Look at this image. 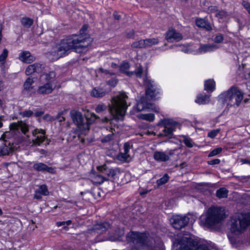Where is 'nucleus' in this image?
<instances>
[{"label":"nucleus","mask_w":250,"mask_h":250,"mask_svg":"<svg viewBox=\"0 0 250 250\" xmlns=\"http://www.w3.org/2000/svg\"><path fill=\"white\" fill-rule=\"evenodd\" d=\"M86 29L87 26L84 25L80 34H74L62 40L57 45L56 51L53 52L57 59L67 55L72 51L78 53H85L92 42L91 39L84 33Z\"/></svg>","instance_id":"f257e3e1"},{"label":"nucleus","mask_w":250,"mask_h":250,"mask_svg":"<svg viewBox=\"0 0 250 250\" xmlns=\"http://www.w3.org/2000/svg\"><path fill=\"white\" fill-rule=\"evenodd\" d=\"M250 224V215L248 213H238L232 217L230 224V232L228 237L232 246L237 248L240 243L239 236Z\"/></svg>","instance_id":"f03ea898"},{"label":"nucleus","mask_w":250,"mask_h":250,"mask_svg":"<svg viewBox=\"0 0 250 250\" xmlns=\"http://www.w3.org/2000/svg\"><path fill=\"white\" fill-rule=\"evenodd\" d=\"M127 98L128 97L124 92L120 93L113 97L111 104H108V110L110 114V118L105 117L103 118L102 122L107 123L113 119L122 120L127 107L126 103Z\"/></svg>","instance_id":"7ed1b4c3"},{"label":"nucleus","mask_w":250,"mask_h":250,"mask_svg":"<svg viewBox=\"0 0 250 250\" xmlns=\"http://www.w3.org/2000/svg\"><path fill=\"white\" fill-rule=\"evenodd\" d=\"M172 250H217L206 244H200L189 236L178 235L173 239Z\"/></svg>","instance_id":"20e7f679"},{"label":"nucleus","mask_w":250,"mask_h":250,"mask_svg":"<svg viewBox=\"0 0 250 250\" xmlns=\"http://www.w3.org/2000/svg\"><path fill=\"white\" fill-rule=\"evenodd\" d=\"M224 218V213L220 208L211 207L205 214L200 216V221L203 226L208 229H213Z\"/></svg>","instance_id":"39448f33"},{"label":"nucleus","mask_w":250,"mask_h":250,"mask_svg":"<svg viewBox=\"0 0 250 250\" xmlns=\"http://www.w3.org/2000/svg\"><path fill=\"white\" fill-rule=\"evenodd\" d=\"M56 73L53 71L41 75L42 84L38 87L37 93L42 96L51 94L56 88Z\"/></svg>","instance_id":"423d86ee"},{"label":"nucleus","mask_w":250,"mask_h":250,"mask_svg":"<svg viewBox=\"0 0 250 250\" xmlns=\"http://www.w3.org/2000/svg\"><path fill=\"white\" fill-rule=\"evenodd\" d=\"M244 94L234 86L231 87L227 91L223 92L219 96V100L222 103H227L228 106L238 107L242 100Z\"/></svg>","instance_id":"0eeeda50"},{"label":"nucleus","mask_w":250,"mask_h":250,"mask_svg":"<svg viewBox=\"0 0 250 250\" xmlns=\"http://www.w3.org/2000/svg\"><path fill=\"white\" fill-rule=\"evenodd\" d=\"M70 116L73 123L77 125L79 129L82 131L88 130L89 125L92 124V123L94 122L97 119L99 118V117L94 113H92L91 115L90 118L89 119H87L86 122H84V119L81 113L76 110H72L70 112Z\"/></svg>","instance_id":"6e6552de"},{"label":"nucleus","mask_w":250,"mask_h":250,"mask_svg":"<svg viewBox=\"0 0 250 250\" xmlns=\"http://www.w3.org/2000/svg\"><path fill=\"white\" fill-rule=\"evenodd\" d=\"M146 88V94L147 98L150 100H155L159 98L160 94L159 88L153 81L146 78L144 79Z\"/></svg>","instance_id":"1a4fd4ad"},{"label":"nucleus","mask_w":250,"mask_h":250,"mask_svg":"<svg viewBox=\"0 0 250 250\" xmlns=\"http://www.w3.org/2000/svg\"><path fill=\"white\" fill-rule=\"evenodd\" d=\"M159 124L164 126V128L160 134V135L171 138L173 135V132L178 125V123L172 120L165 119L161 121Z\"/></svg>","instance_id":"9d476101"},{"label":"nucleus","mask_w":250,"mask_h":250,"mask_svg":"<svg viewBox=\"0 0 250 250\" xmlns=\"http://www.w3.org/2000/svg\"><path fill=\"white\" fill-rule=\"evenodd\" d=\"M189 221V218L186 215H173L170 222L172 227L175 229H180L186 226Z\"/></svg>","instance_id":"9b49d317"},{"label":"nucleus","mask_w":250,"mask_h":250,"mask_svg":"<svg viewBox=\"0 0 250 250\" xmlns=\"http://www.w3.org/2000/svg\"><path fill=\"white\" fill-rule=\"evenodd\" d=\"M45 131L42 129L36 128L33 130L32 134L33 138L32 142L34 145L40 146L46 139Z\"/></svg>","instance_id":"f8f14e48"},{"label":"nucleus","mask_w":250,"mask_h":250,"mask_svg":"<svg viewBox=\"0 0 250 250\" xmlns=\"http://www.w3.org/2000/svg\"><path fill=\"white\" fill-rule=\"evenodd\" d=\"M9 128L10 131L14 133L20 132V130H21L23 134H25L28 131V125L22 121L11 123L9 125Z\"/></svg>","instance_id":"ddd939ff"},{"label":"nucleus","mask_w":250,"mask_h":250,"mask_svg":"<svg viewBox=\"0 0 250 250\" xmlns=\"http://www.w3.org/2000/svg\"><path fill=\"white\" fill-rule=\"evenodd\" d=\"M35 81L33 78L31 77H28L24 82L23 85L22 93L30 97L35 93L36 91L34 89V86L32 85Z\"/></svg>","instance_id":"4468645a"},{"label":"nucleus","mask_w":250,"mask_h":250,"mask_svg":"<svg viewBox=\"0 0 250 250\" xmlns=\"http://www.w3.org/2000/svg\"><path fill=\"white\" fill-rule=\"evenodd\" d=\"M43 69V64L40 63H35L28 66L25 70V74L29 76L35 73H40L42 72Z\"/></svg>","instance_id":"2eb2a0df"},{"label":"nucleus","mask_w":250,"mask_h":250,"mask_svg":"<svg viewBox=\"0 0 250 250\" xmlns=\"http://www.w3.org/2000/svg\"><path fill=\"white\" fill-rule=\"evenodd\" d=\"M152 106L153 105L148 103L144 98H142L140 101L138 102L136 105V108L139 111H142L146 109L151 108L156 112H159V108L156 107L153 108Z\"/></svg>","instance_id":"dca6fc26"},{"label":"nucleus","mask_w":250,"mask_h":250,"mask_svg":"<svg viewBox=\"0 0 250 250\" xmlns=\"http://www.w3.org/2000/svg\"><path fill=\"white\" fill-rule=\"evenodd\" d=\"M166 39L169 42L173 41H179L182 39V36L175 30L171 29L167 32Z\"/></svg>","instance_id":"f3484780"},{"label":"nucleus","mask_w":250,"mask_h":250,"mask_svg":"<svg viewBox=\"0 0 250 250\" xmlns=\"http://www.w3.org/2000/svg\"><path fill=\"white\" fill-rule=\"evenodd\" d=\"M19 58L22 62L27 63H30L35 60V57L27 51L21 52L19 55Z\"/></svg>","instance_id":"a211bd4d"},{"label":"nucleus","mask_w":250,"mask_h":250,"mask_svg":"<svg viewBox=\"0 0 250 250\" xmlns=\"http://www.w3.org/2000/svg\"><path fill=\"white\" fill-rule=\"evenodd\" d=\"M33 168L38 171L45 172L53 173L54 169L52 167H49L46 165L42 163H37L34 164Z\"/></svg>","instance_id":"6ab92c4d"},{"label":"nucleus","mask_w":250,"mask_h":250,"mask_svg":"<svg viewBox=\"0 0 250 250\" xmlns=\"http://www.w3.org/2000/svg\"><path fill=\"white\" fill-rule=\"evenodd\" d=\"M218 48V46L214 44H201L198 49V52L200 53H205L213 51Z\"/></svg>","instance_id":"aec40b11"},{"label":"nucleus","mask_w":250,"mask_h":250,"mask_svg":"<svg viewBox=\"0 0 250 250\" xmlns=\"http://www.w3.org/2000/svg\"><path fill=\"white\" fill-rule=\"evenodd\" d=\"M195 22L196 25L198 27L204 28L208 31H210L212 30V27L210 24L205 19L197 18Z\"/></svg>","instance_id":"412c9836"},{"label":"nucleus","mask_w":250,"mask_h":250,"mask_svg":"<svg viewBox=\"0 0 250 250\" xmlns=\"http://www.w3.org/2000/svg\"><path fill=\"white\" fill-rule=\"evenodd\" d=\"M153 158L158 162H166L169 160V157L165 152L159 151L154 152Z\"/></svg>","instance_id":"4be33fe9"},{"label":"nucleus","mask_w":250,"mask_h":250,"mask_svg":"<svg viewBox=\"0 0 250 250\" xmlns=\"http://www.w3.org/2000/svg\"><path fill=\"white\" fill-rule=\"evenodd\" d=\"M90 180L94 184L101 185L108 179L97 173H94L90 176Z\"/></svg>","instance_id":"5701e85b"},{"label":"nucleus","mask_w":250,"mask_h":250,"mask_svg":"<svg viewBox=\"0 0 250 250\" xmlns=\"http://www.w3.org/2000/svg\"><path fill=\"white\" fill-rule=\"evenodd\" d=\"M106 94V90L100 87H95L91 92V96L95 98L103 97L105 96Z\"/></svg>","instance_id":"b1692460"},{"label":"nucleus","mask_w":250,"mask_h":250,"mask_svg":"<svg viewBox=\"0 0 250 250\" xmlns=\"http://www.w3.org/2000/svg\"><path fill=\"white\" fill-rule=\"evenodd\" d=\"M109 228V223L104 222L97 224L94 227V229L98 232L102 233L108 230Z\"/></svg>","instance_id":"393cba45"},{"label":"nucleus","mask_w":250,"mask_h":250,"mask_svg":"<svg viewBox=\"0 0 250 250\" xmlns=\"http://www.w3.org/2000/svg\"><path fill=\"white\" fill-rule=\"evenodd\" d=\"M195 101L200 104H206L209 102V96L206 94H200L197 97Z\"/></svg>","instance_id":"a878e982"},{"label":"nucleus","mask_w":250,"mask_h":250,"mask_svg":"<svg viewBox=\"0 0 250 250\" xmlns=\"http://www.w3.org/2000/svg\"><path fill=\"white\" fill-rule=\"evenodd\" d=\"M124 148V152L120 154L119 159L122 161H125L129 157V155L128 154L129 150V145L128 143H125Z\"/></svg>","instance_id":"bb28decb"},{"label":"nucleus","mask_w":250,"mask_h":250,"mask_svg":"<svg viewBox=\"0 0 250 250\" xmlns=\"http://www.w3.org/2000/svg\"><path fill=\"white\" fill-rule=\"evenodd\" d=\"M13 148L11 146H7L6 144L0 147V156L9 154L13 151Z\"/></svg>","instance_id":"cd10ccee"},{"label":"nucleus","mask_w":250,"mask_h":250,"mask_svg":"<svg viewBox=\"0 0 250 250\" xmlns=\"http://www.w3.org/2000/svg\"><path fill=\"white\" fill-rule=\"evenodd\" d=\"M215 88V83L213 80H208L205 82V90L212 92Z\"/></svg>","instance_id":"c85d7f7f"},{"label":"nucleus","mask_w":250,"mask_h":250,"mask_svg":"<svg viewBox=\"0 0 250 250\" xmlns=\"http://www.w3.org/2000/svg\"><path fill=\"white\" fill-rule=\"evenodd\" d=\"M228 190L225 188H219L216 191V195L219 198H226L228 196Z\"/></svg>","instance_id":"c756f323"},{"label":"nucleus","mask_w":250,"mask_h":250,"mask_svg":"<svg viewBox=\"0 0 250 250\" xmlns=\"http://www.w3.org/2000/svg\"><path fill=\"white\" fill-rule=\"evenodd\" d=\"M9 51L5 48L3 50L2 52L0 55V66H3L5 63L6 58H7Z\"/></svg>","instance_id":"7c9ffc66"},{"label":"nucleus","mask_w":250,"mask_h":250,"mask_svg":"<svg viewBox=\"0 0 250 250\" xmlns=\"http://www.w3.org/2000/svg\"><path fill=\"white\" fill-rule=\"evenodd\" d=\"M145 42L146 43V47H148L157 44L159 41L158 38H149L145 40Z\"/></svg>","instance_id":"2f4dec72"},{"label":"nucleus","mask_w":250,"mask_h":250,"mask_svg":"<svg viewBox=\"0 0 250 250\" xmlns=\"http://www.w3.org/2000/svg\"><path fill=\"white\" fill-rule=\"evenodd\" d=\"M141 119L145 120L149 122H153L154 120L155 116L153 114H141L139 116Z\"/></svg>","instance_id":"473e14b6"},{"label":"nucleus","mask_w":250,"mask_h":250,"mask_svg":"<svg viewBox=\"0 0 250 250\" xmlns=\"http://www.w3.org/2000/svg\"><path fill=\"white\" fill-rule=\"evenodd\" d=\"M21 24L27 28H29L33 23V20L29 18H23L21 20Z\"/></svg>","instance_id":"72a5a7b5"},{"label":"nucleus","mask_w":250,"mask_h":250,"mask_svg":"<svg viewBox=\"0 0 250 250\" xmlns=\"http://www.w3.org/2000/svg\"><path fill=\"white\" fill-rule=\"evenodd\" d=\"M105 174L108 176L112 178H113L116 174L118 172L117 168H104Z\"/></svg>","instance_id":"f704fd0d"},{"label":"nucleus","mask_w":250,"mask_h":250,"mask_svg":"<svg viewBox=\"0 0 250 250\" xmlns=\"http://www.w3.org/2000/svg\"><path fill=\"white\" fill-rule=\"evenodd\" d=\"M182 137L183 143L187 147L191 148L193 146L194 143L189 137L187 136H182Z\"/></svg>","instance_id":"c9c22d12"},{"label":"nucleus","mask_w":250,"mask_h":250,"mask_svg":"<svg viewBox=\"0 0 250 250\" xmlns=\"http://www.w3.org/2000/svg\"><path fill=\"white\" fill-rule=\"evenodd\" d=\"M145 40H141L139 41H136L133 42L131 44V47L133 48H146Z\"/></svg>","instance_id":"e433bc0d"},{"label":"nucleus","mask_w":250,"mask_h":250,"mask_svg":"<svg viewBox=\"0 0 250 250\" xmlns=\"http://www.w3.org/2000/svg\"><path fill=\"white\" fill-rule=\"evenodd\" d=\"M135 74L137 77L141 78L143 73V68L141 65H139L137 67L136 70L133 72H130L128 73V76H131L133 74Z\"/></svg>","instance_id":"4c0bfd02"},{"label":"nucleus","mask_w":250,"mask_h":250,"mask_svg":"<svg viewBox=\"0 0 250 250\" xmlns=\"http://www.w3.org/2000/svg\"><path fill=\"white\" fill-rule=\"evenodd\" d=\"M110 130L111 133L106 135L101 139L102 143H107L113 139L114 133L113 132V130L114 129L112 128H110Z\"/></svg>","instance_id":"58836bf2"},{"label":"nucleus","mask_w":250,"mask_h":250,"mask_svg":"<svg viewBox=\"0 0 250 250\" xmlns=\"http://www.w3.org/2000/svg\"><path fill=\"white\" fill-rule=\"evenodd\" d=\"M169 178L167 174H165L162 178L157 181L158 186H161L166 184Z\"/></svg>","instance_id":"ea45409f"},{"label":"nucleus","mask_w":250,"mask_h":250,"mask_svg":"<svg viewBox=\"0 0 250 250\" xmlns=\"http://www.w3.org/2000/svg\"><path fill=\"white\" fill-rule=\"evenodd\" d=\"M129 64L127 62H123L120 66V70L121 72L125 73H126L128 75V73L126 70L129 68Z\"/></svg>","instance_id":"a19ab883"},{"label":"nucleus","mask_w":250,"mask_h":250,"mask_svg":"<svg viewBox=\"0 0 250 250\" xmlns=\"http://www.w3.org/2000/svg\"><path fill=\"white\" fill-rule=\"evenodd\" d=\"M66 110H64L60 112L58 114L54 117V121L58 120L60 122H62L65 121V118L63 117V115L65 113Z\"/></svg>","instance_id":"79ce46f5"},{"label":"nucleus","mask_w":250,"mask_h":250,"mask_svg":"<svg viewBox=\"0 0 250 250\" xmlns=\"http://www.w3.org/2000/svg\"><path fill=\"white\" fill-rule=\"evenodd\" d=\"M215 15L218 18L224 19L228 16V14L224 10H218Z\"/></svg>","instance_id":"37998d69"},{"label":"nucleus","mask_w":250,"mask_h":250,"mask_svg":"<svg viewBox=\"0 0 250 250\" xmlns=\"http://www.w3.org/2000/svg\"><path fill=\"white\" fill-rule=\"evenodd\" d=\"M38 191L39 193L45 196L47 195L49 193L47 188L44 185L41 186Z\"/></svg>","instance_id":"c03bdc74"},{"label":"nucleus","mask_w":250,"mask_h":250,"mask_svg":"<svg viewBox=\"0 0 250 250\" xmlns=\"http://www.w3.org/2000/svg\"><path fill=\"white\" fill-rule=\"evenodd\" d=\"M222 151L221 147H218L212 150L208 155L209 157H213L221 153Z\"/></svg>","instance_id":"a18cd8bd"},{"label":"nucleus","mask_w":250,"mask_h":250,"mask_svg":"<svg viewBox=\"0 0 250 250\" xmlns=\"http://www.w3.org/2000/svg\"><path fill=\"white\" fill-rule=\"evenodd\" d=\"M33 114V112L30 110H25L20 113L22 117H30Z\"/></svg>","instance_id":"49530a36"},{"label":"nucleus","mask_w":250,"mask_h":250,"mask_svg":"<svg viewBox=\"0 0 250 250\" xmlns=\"http://www.w3.org/2000/svg\"><path fill=\"white\" fill-rule=\"evenodd\" d=\"M106 109V106L104 104H99L96 107L95 111L97 113H100Z\"/></svg>","instance_id":"de8ad7c7"},{"label":"nucleus","mask_w":250,"mask_h":250,"mask_svg":"<svg viewBox=\"0 0 250 250\" xmlns=\"http://www.w3.org/2000/svg\"><path fill=\"white\" fill-rule=\"evenodd\" d=\"M224 40V36L222 34H217L216 35L214 41L216 43H220Z\"/></svg>","instance_id":"09e8293b"},{"label":"nucleus","mask_w":250,"mask_h":250,"mask_svg":"<svg viewBox=\"0 0 250 250\" xmlns=\"http://www.w3.org/2000/svg\"><path fill=\"white\" fill-rule=\"evenodd\" d=\"M243 6L247 10L248 13L250 15V3L246 0H243L242 2Z\"/></svg>","instance_id":"8fccbe9b"},{"label":"nucleus","mask_w":250,"mask_h":250,"mask_svg":"<svg viewBox=\"0 0 250 250\" xmlns=\"http://www.w3.org/2000/svg\"><path fill=\"white\" fill-rule=\"evenodd\" d=\"M219 131V129L211 130L208 133V136L211 138H214L218 134Z\"/></svg>","instance_id":"3c124183"},{"label":"nucleus","mask_w":250,"mask_h":250,"mask_svg":"<svg viewBox=\"0 0 250 250\" xmlns=\"http://www.w3.org/2000/svg\"><path fill=\"white\" fill-rule=\"evenodd\" d=\"M117 83H118V80H117V79H116L115 78H112L107 82V83L109 85H110L112 87L115 86L116 85Z\"/></svg>","instance_id":"603ef678"},{"label":"nucleus","mask_w":250,"mask_h":250,"mask_svg":"<svg viewBox=\"0 0 250 250\" xmlns=\"http://www.w3.org/2000/svg\"><path fill=\"white\" fill-rule=\"evenodd\" d=\"M72 223V221L71 220H68L66 221H62V222H57L56 223V225L58 227H61L62 226H69Z\"/></svg>","instance_id":"864d4df0"},{"label":"nucleus","mask_w":250,"mask_h":250,"mask_svg":"<svg viewBox=\"0 0 250 250\" xmlns=\"http://www.w3.org/2000/svg\"><path fill=\"white\" fill-rule=\"evenodd\" d=\"M218 9L217 6H210L208 8V11L210 13H215V14L217 12Z\"/></svg>","instance_id":"5fc2aeb1"},{"label":"nucleus","mask_w":250,"mask_h":250,"mask_svg":"<svg viewBox=\"0 0 250 250\" xmlns=\"http://www.w3.org/2000/svg\"><path fill=\"white\" fill-rule=\"evenodd\" d=\"M43 119L44 120H46L47 121H54V117H52L49 114H46L43 117Z\"/></svg>","instance_id":"6e6d98bb"},{"label":"nucleus","mask_w":250,"mask_h":250,"mask_svg":"<svg viewBox=\"0 0 250 250\" xmlns=\"http://www.w3.org/2000/svg\"><path fill=\"white\" fill-rule=\"evenodd\" d=\"M220 163V160L219 159H215L208 162V164L210 165H217Z\"/></svg>","instance_id":"4d7b16f0"},{"label":"nucleus","mask_w":250,"mask_h":250,"mask_svg":"<svg viewBox=\"0 0 250 250\" xmlns=\"http://www.w3.org/2000/svg\"><path fill=\"white\" fill-rule=\"evenodd\" d=\"M100 70L101 72L102 73H104L105 74H109L110 75H114V73H111V72H109V71L106 69H104V68H100Z\"/></svg>","instance_id":"13d9d810"},{"label":"nucleus","mask_w":250,"mask_h":250,"mask_svg":"<svg viewBox=\"0 0 250 250\" xmlns=\"http://www.w3.org/2000/svg\"><path fill=\"white\" fill-rule=\"evenodd\" d=\"M44 113V112L43 111H37L35 112V116L36 117H41L42 116Z\"/></svg>","instance_id":"bf43d9fd"},{"label":"nucleus","mask_w":250,"mask_h":250,"mask_svg":"<svg viewBox=\"0 0 250 250\" xmlns=\"http://www.w3.org/2000/svg\"><path fill=\"white\" fill-rule=\"evenodd\" d=\"M8 134H9V133H8V132H5L4 133H3V134L2 135V136H1V138H0V139H2V140H4L5 142H6V140L5 139L7 138V136H8Z\"/></svg>","instance_id":"052dcab7"},{"label":"nucleus","mask_w":250,"mask_h":250,"mask_svg":"<svg viewBox=\"0 0 250 250\" xmlns=\"http://www.w3.org/2000/svg\"><path fill=\"white\" fill-rule=\"evenodd\" d=\"M240 162L242 163V164H249L250 165V161L249 160H248V159H242L240 160Z\"/></svg>","instance_id":"680f3d73"},{"label":"nucleus","mask_w":250,"mask_h":250,"mask_svg":"<svg viewBox=\"0 0 250 250\" xmlns=\"http://www.w3.org/2000/svg\"><path fill=\"white\" fill-rule=\"evenodd\" d=\"M113 16L116 20H120L121 19V15H119L117 12H115L113 13Z\"/></svg>","instance_id":"e2e57ef3"},{"label":"nucleus","mask_w":250,"mask_h":250,"mask_svg":"<svg viewBox=\"0 0 250 250\" xmlns=\"http://www.w3.org/2000/svg\"><path fill=\"white\" fill-rule=\"evenodd\" d=\"M40 193H39L38 192V191H37L36 192V193L34 195V198H36V199H41L42 198V196L40 194Z\"/></svg>","instance_id":"0e129e2a"},{"label":"nucleus","mask_w":250,"mask_h":250,"mask_svg":"<svg viewBox=\"0 0 250 250\" xmlns=\"http://www.w3.org/2000/svg\"><path fill=\"white\" fill-rule=\"evenodd\" d=\"M4 88V85L2 81L0 80V91H1Z\"/></svg>","instance_id":"69168bd1"},{"label":"nucleus","mask_w":250,"mask_h":250,"mask_svg":"<svg viewBox=\"0 0 250 250\" xmlns=\"http://www.w3.org/2000/svg\"><path fill=\"white\" fill-rule=\"evenodd\" d=\"M118 66L117 64L115 63L112 62L111 64V67L114 68H117Z\"/></svg>","instance_id":"338daca9"},{"label":"nucleus","mask_w":250,"mask_h":250,"mask_svg":"<svg viewBox=\"0 0 250 250\" xmlns=\"http://www.w3.org/2000/svg\"><path fill=\"white\" fill-rule=\"evenodd\" d=\"M133 35H134V32H132L130 34H128L127 35V36L128 38H131Z\"/></svg>","instance_id":"774afa93"}]
</instances>
